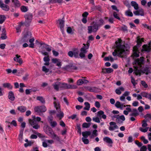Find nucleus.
Returning <instances> with one entry per match:
<instances>
[{"instance_id": "nucleus-53", "label": "nucleus", "mask_w": 151, "mask_h": 151, "mask_svg": "<svg viewBox=\"0 0 151 151\" xmlns=\"http://www.w3.org/2000/svg\"><path fill=\"white\" fill-rule=\"evenodd\" d=\"M59 112H60V113L58 114H57V116L60 119L63 117L64 114L62 112H61L60 111Z\"/></svg>"}, {"instance_id": "nucleus-48", "label": "nucleus", "mask_w": 151, "mask_h": 151, "mask_svg": "<svg viewBox=\"0 0 151 151\" xmlns=\"http://www.w3.org/2000/svg\"><path fill=\"white\" fill-rule=\"evenodd\" d=\"M93 120L95 122L99 123L100 122L99 118L98 117H94L93 118Z\"/></svg>"}, {"instance_id": "nucleus-17", "label": "nucleus", "mask_w": 151, "mask_h": 151, "mask_svg": "<svg viewBox=\"0 0 151 151\" xmlns=\"http://www.w3.org/2000/svg\"><path fill=\"white\" fill-rule=\"evenodd\" d=\"M104 112L101 110L99 111L97 113V116L100 118H102L104 119H106V115L104 114Z\"/></svg>"}, {"instance_id": "nucleus-15", "label": "nucleus", "mask_w": 151, "mask_h": 151, "mask_svg": "<svg viewBox=\"0 0 151 151\" xmlns=\"http://www.w3.org/2000/svg\"><path fill=\"white\" fill-rule=\"evenodd\" d=\"M101 73H110L112 72L113 71V70L111 68H104L102 69Z\"/></svg>"}, {"instance_id": "nucleus-8", "label": "nucleus", "mask_w": 151, "mask_h": 151, "mask_svg": "<svg viewBox=\"0 0 151 151\" xmlns=\"http://www.w3.org/2000/svg\"><path fill=\"white\" fill-rule=\"evenodd\" d=\"M79 50L78 48H74L73 49V51H69L68 53V55L70 57H73L74 56L76 58H79Z\"/></svg>"}, {"instance_id": "nucleus-61", "label": "nucleus", "mask_w": 151, "mask_h": 151, "mask_svg": "<svg viewBox=\"0 0 151 151\" xmlns=\"http://www.w3.org/2000/svg\"><path fill=\"white\" fill-rule=\"evenodd\" d=\"M135 143L139 147H141L142 145V143L141 142H139L138 140L135 141Z\"/></svg>"}, {"instance_id": "nucleus-42", "label": "nucleus", "mask_w": 151, "mask_h": 151, "mask_svg": "<svg viewBox=\"0 0 151 151\" xmlns=\"http://www.w3.org/2000/svg\"><path fill=\"white\" fill-rule=\"evenodd\" d=\"M149 127H146L145 129H143L142 127H140L139 128V130L142 132H147Z\"/></svg>"}, {"instance_id": "nucleus-38", "label": "nucleus", "mask_w": 151, "mask_h": 151, "mask_svg": "<svg viewBox=\"0 0 151 151\" xmlns=\"http://www.w3.org/2000/svg\"><path fill=\"white\" fill-rule=\"evenodd\" d=\"M6 18L4 15H0V24H2L4 22Z\"/></svg>"}, {"instance_id": "nucleus-7", "label": "nucleus", "mask_w": 151, "mask_h": 151, "mask_svg": "<svg viewBox=\"0 0 151 151\" xmlns=\"http://www.w3.org/2000/svg\"><path fill=\"white\" fill-rule=\"evenodd\" d=\"M46 133L50 136L51 138L56 139L59 141L60 139L59 137L55 134L53 132L52 129L50 128H48L46 130Z\"/></svg>"}, {"instance_id": "nucleus-46", "label": "nucleus", "mask_w": 151, "mask_h": 151, "mask_svg": "<svg viewBox=\"0 0 151 151\" xmlns=\"http://www.w3.org/2000/svg\"><path fill=\"white\" fill-rule=\"evenodd\" d=\"M141 95L146 98H148V93L145 92H142L141 93Z\"/></svg>"}, {"instance_id": "nucleus-20", "label": "nucleus", "mask_w": 151, "mask_h": 151, "mask_svg": "<svg viewBox=\"0 0 151 151\" xmlns=\"http://www.w3.org/2000/svg\"><path fill=\"white\" fill-rule=\"evenodd\" d=\"M124 103L121 104L120 102L117 101L115 105L117 108L122 109L123 107H126V106L124 105Z\"/></svg>"}, {"instance_id": "nucleus-32", "label": "nucleus", "mask_w": 151, "mask_h": 151, "mask_svg": "<svg viewBox=\"0 0 151 151\" xmlns=\"http://www.w3.org/2000/svg\"><path fill=\"white\" fill-rule=\"evenodd\" d=\"M103 140L104 141L109 144H112L113 143L112 140L108 137H104L103 138Z\"/></svg>"}, {"instance_id": "nucleus-31", "label": "nucleus", "mask_w": 151, "mask_h": 151, "mask_svg": "<svg viewBox=\"0 0 151 151\" xmlns=\"http://www.w3.org/2000/svg\"><path fill=\"white\" fill-rule=\"evenodd\" d=\"M131 5L133 6L134 9L136 10L138 9L139 8L138 5L137 3L134 1H132L131 3Z\"/></svg>"}, {"instance_id": "nucleus-51", "label": "nucleus", "mask_w": 151, "mask_h": 151, "mask_svg": "<svg viewBox=\"0 0 151 151\" xmlns=\"http://www.w3.org/2000/svg\"><path fill=\"white\" fill-rule=\"evenodd\" d=\"M51 126L53 127H55L57 124V123L55 121H52L50 122Z\"/></svg>"}, {"instance_id": "nucleus-57", "label": "nucleus", "mask_w": 151, "mask_h": 151, "mask_svg": "<svg viewBox=\"0 0 151 151\" xmlns=\"http://www.w3.org/2000/svg\"><path fill=\"white\" fill-rule=\"evenodd\" d=\"M32 143H33V142H29L27 143L24 144V145L25 147H28V146H31Z\"/></svg>"}, {"instance_id": "nucleus-45", "label": "nucleus", "mask_w": 151, "mask_h": 151, "mask_svg": "<svg viewBox=\"0 0 151 151\" xmlns=\"http://www.w3.org/2000/svg\"><path fill=\"white\" fill-rule=\"evenodd\" d=\"M68 67L69 68H70V69H74L76 70L77 69V68L76 66L73 65L72 64H70L69 65Z\"/></svg>"}, {"instance_id": "nucleus-49", "label": "nucleus", "mask_w": 151, "mask_h": 151, "mask_svg": "<svg viewBox=\"0 0 151 151\" xmlns=\"http://www.w3.org/2000/svg\"><path fill=\"white\" fill-rule=\"evenodd\" d=\"M82 140L83 143L85 144H87L89 143L88 139L86 138H84L83 137L82 138Z\"/></svg>"}, {"instance_id": "nucleus-33", "label": "nucleus", "mask_w": 151, "mask_h": 151, "mask_svg": "<svg viewBox=\"0 0 151 151\" xmlns=\"http://www.w3.org/2000/svg\"><path fill=\"white\" fill-rule=\"evenodd\" d=\"M91 133L90 131L83 132L82 133V135L85 138H87L88 136L90 135Z\"/></svg>"}, {"instance_id": "nucleus-5", "label": "nucleus", "mask_w": 151, "mask_h": 151, "mask_svg": "<svg viewBox=\"0 0 151 151\" xmlns=\"http://www.w3.org/2000/svg\"><path fill=\"white\" fill-rule=\"evenodd\" d=\"M24 17L25 18V25L26 27H28L32 22L33 15L31 13H28L24 15Z\"/></svg>"}, {"instance_id": "nucleus-25", "label": "nucleus", "mask_w": 151, "mask_h": 151, "mask_svg": "<svg viewBox=\"0 0 151 151\" xmlns=\"http://www.w3.org/2000/svg\"><path fill=\"white\" fill-rule=\"evenodd\" d=\"M124 91V88L122 87H119L118 88H117L115 90V92L117 94L120 95L122 93L121 91Z\"/></svg>"}, {"instance_id": "nucleus-14", "label": "nucleus", "mask_w": 151, "mask_h": 151, "mask_svg": "<svg viewBox=\"0 0 151 151\" xmlns=\"http://www.w3.org/2000/svg\"><path fill=\"white\" fill-rule=\"evenodd\" d=\"M133 51L134 52L133 55L136 57H138L139 56V53L138 48L137 46H135L133 47Z\"/></svg>"}, {"instance_id": "nucleus-44", "label": "nucleus", "mask_w": 151, "mask_h": 151, "mask_svg": "<svg viewBox=\"0 0 151 151\" xmlns=\"http://www.w3.org/2000/svg\"><path fill=\"white\" fill-rule=\"evenodd\" d=\"M84 83V81L82 79H79L77 81V84L78 85H81Z\"/></svg>"}, {"instance_id": "nucleus-58", "label": "nucleus", "mask_w": 151, "mask_h": 151, "mask_svg": "<svg viewBox=\"0 0 151 151\" xmlns=\"http://www.w3.org/2000/svg\"><path fill=\"white\" fill-rule=\"evenodd\" d=\"M147 149L146 146H143L141 147L140 149V151H146Z\"/></svg>"}, {"instance_id": "nucleus-26", "label": "nucleus", "mask_w": 151, "mask_h": 151, "mask_svg": "<svg viewBox=\"0 0 151 151\" xmlns=\"http://www.w3.org/2000/svg\"><path fill=\"white\" fill-rule=\"evenodd\" d=\"M17 109L20 112L23 113L26 111L27 109L26 107L24 106H20L18 107Z\"/></svg>"}, {"instance_id": "nucleus-55", "label": "nucleus", "mask_w": 151, "mask_h": 151, "mask_svg": "<svg viewBox=\"0 0 151 151\" xmlns=\"http://www.w3.org/2000/svg\"><path fill=\"white\" fill-rule=\"evenodd\" d=\"M121 30L123 31H127V27L126 26L124 25L123 26L121 27Z\"/></svg>"}, {"instance_id": "nucleus-47", "label": "nucleus", "mask_w": 151, "mask_h": 151, "mask_svg": "<svg viewBox=\"0 0 151 151\" xmlns=\"http://www.w3.org/2000/svg\"><path fill=\"white\" fill-rule=\"evenodd\" d=\"M113 15L114 18H115L120 20V18L118 16V15L117 13L115 12H113Z\"/></svg>"}, {"instance_id": "nucleus-2", "label": "nucleus", "mask_w": 151, "mask_h": 151, "mask_svg": "<svg viewBox=\"0 0 151 151\" xmlns=\"http://www.w3.org/2000/svg\"><path fill=\"white\" fill-rule=\"evenodd\" d=\"M32 33L29 31L27 30L24 31L23 33V36L20 40V43L27 42L29 40L30 43L29 47L32 48H34L35 44L34 42L35 39L34 38H32Z\"/></svg>"}, {"instance_id": "nucleus-21", "label": "nucleus", "mask_w": 151, "mask_h": 151, "mask_svg": "<svg viewBox=\"0 0 151 151\" xmlns=\"http://www.w3.org/2000/svg\"><path fill=\"white\" fill-rule=\"evenodd\" d=\"M139 37H137V44L136 46L138 48L142 44V42H144V38H140Z\"/></svg>"}, {"instance_id": "nucleus-50", "label": "nucleus", "mask_w": 151, "mask_h": 151, "mask_svg": "<svg viewBox=\"0 0 151 151\" xmlns=\"http://www.w3.org/2000/svg\"><path fill=\"white\" fill-rule=\"evenodd\" d=\"M139 115V113L134 112H133L132 113H131L129 114V115L130 116H133L135 117H136L137 116H138Z\"/></svg>"}, {"instance_id": "nucleus-30", "label": "nucleus", "mask_w": 151, "mask_h": 151, "mask_svg": "<svg viewBox=\"0 0 151 151\" xmlns=\"http://www.w3.org/2000/svg\"><path fill=\"white\" fill-rule=\"evenodd\" d=\"M3 86L5 88H7L8 89H11L13 88L11 84L9 83H5L3 84Z\"/></svg>"}, {"instance_id": "nucleus-27", "label": "nucleus", "mask_w": 151, "mask_h": 151, "mask_svg": "<svg viewBox=\"0 0 151 151\" xmlns=\"http://www.w3.org/2000/svg\"><path fill=\"white\" fill-rule=\"evenodd\" d=\"M12 2L15 7H19L21 6V4L18 0H12Z\"/></svg>"}, {"instance_id": "nucleus-4", "label": "nucleus", "mask_w": 151, "mask_h": 151, "mask_svg": "<svg viewBox=\"0 0 151 151\" xmlns=\"http://www.w3.org/2000/svg\"><path fill=\"white\" fill-rule=\"evenodd\" d=\"M134 70L136 72L135 74L136 75H139L140 76L141 75V72L143 73H145L146 75H148L151 73V71L149 70L148 66H145L143 68V70H139L138 69V67L137 66H134Z\"/></svg>"}, {"instance_id": "nucleus-12", "label": "nucleus", "mask_w": 151, "mask_h": 151, "mask_svg": "<svg viewBox=\"0 0 151 151\" xmlns=\"http://www.w3.org/2000/svg\"><path fill=\"white\" fill-rule=\"evenodd\" d=\"M109 124L110 126L109 127V129L110 131H113L115 129L118 128L115 122H111L109 123Z\"/></svg>"}, {"instance_id": "nucleus-11", "label": "nucleus", "mask_w": 151, "mask_h": 151, "mask_svg": "<svg viewBox=\"0 0 151 151\" xmlns=\"http://www.w3.org/2000/svg\"><path fill=\"white\" fill-rule=\"evenodd\" d=\"M144 58L141 57L140 58H137L135 60L133 63V64L138 65L142 67V65L144 64Z\"/></svg>"}, {"instance_id": "nucleus-22", "label": "nucleus", "mask_w": 151, "mask_h": 151, "mask_svg": "<svg viewBox=\"0 0 151 151\" xmlns=\"http://www.w3.org/2000/svg\"><path fill=\"white\" fill-rule=\"evenodd\" d=\"M2 34H1V38L2 40H4L6 39L7 37L6 36V32L5 28H3L2 31Z\"/></svg>"}, {"instance_id": "nucleus-35", "label": "nucleus", "mask_w": 151, "mask_h": 151, "mask_svg": "<svg viewBox=\"0 0 151 151\" xmlns=\"http://www.w3.org/2000/svg\"><path fill=\"white\" fill-rule=\"evenodd\" d=\"M37 100L40 101L41 103L44 104L45 103V100L44 98L42 96H38L36 98Z\"/></svg>"}, {"instance_id": "nucleus-28", "label": "nucleus", "mask_w": 151, "mask_h": 151, "mask_svg": "<svg viewBox=\"0 0 151 151\" xmlns=\"http://www.w3.org/2000/svg\"><path fill=\"white\" fill-rule=\"evenodd\" d=\"M0 7L3 10L6 11H8L9 10V6L4 4H2L1 5Z\"/></svg>"}, {"instance_id": "nucleus-24", "label": "nucleus", "mask_w": 151, "mask_h": 151, "mask_svg": "<svg viewBox=\"0 0 151 151\" xmlns=\"http://www.w3.org/2000/svg\"><path fill=\"white\" fill-rule=\"evenodd\" d=\"M8 98L12 101H13L15 99L14 95L12 91L9 92V95L8 96Z\"/></svg>"}, {"instance_id": "nucleus-1", "label": "nucleus", "mask_w": 151, "mask_h": 151, "mask_svg": "<svg viewBox=\"0 0 151 151\" xmlns=\"http://www.w3.org/2000/svg\"><path fill=\"white\" fill-rule=\"evenodd\" d=\"M115 44L116 45V49L114 50V52L112 53L113 55L115 56L117 55L119 57L121 58H125L127 55V52H129V50L127 49V47L124 45H121L120 44L117 45V41L115 42Z\"/></svg>"}, {"instance_id": "nucleus-9", "label": "nucleus", "mask_w": 151, "mask_h": 151, "mask_svg": "<svg viewBox=\"0 0 151 151\" xmlns=\"http://www.w3.org/2000/svg\"><path fill=\"white\" fill-rule=\"evenodd\" d=\"M34 110L35 112L38 113H43L46 111L47 108L44 105L38 106L35 107Z\"/></svg>"}, {"instance_id": "nucleus-39", "label": "nucleus", "mask_w": 151, "mask_h": 151, "mask_svg": "<svg viewBox=\"0 0 151 151\" xmlns=\"http://www.w3.org/2000/svg\"><path fill=\"white\" fill-rule=\"evenodd\" d=\"M48 45L46 44H45V46L43 47L44 48L46 49V51L48 52H50L51 51V47H50Z\"/></svg>"}, {"instance_id": "nucleus-64", "label": "nucleus", "mask_w": 151, "mask_h": 151, "mask_svg": "<svg viewBox=\"0 0 151 151\" xmlns=\"http://www.w3.org/2000/svg\"><path fill=\"white\" fill-rule=\"evenodd\" d=\"M124 4L127 6L128 7H130V5L129 4V2L127 1H125L124 2Z\"/></svg>"}, {"instance_id": "nucleus-54", "label": "nucleus", "mask_w": 151, "mask_h": 151, "mask_svg": "<svg viewBox=\"0 0 151 151\" xmlns=\"http://www.w3.org/2000/svg\"><path fill=\"white\" fill-rule=\"evenodd\" d=\"M141 84L145 88H146L148 87V86L147 84L144 81H141Z\"/></svg>"}, {"instance_id": "nucleus-3", "label": "nucleus", "mask_w": 151, "mask_h": 151, "mask_svg": "<svg viewBox=\"0 0 151 151\" xmlns=\"http://www.w3.org/2000/svg\"><path fill=\"white\" fill-rule=\"evenodd\" d=\"M99 24L95 23L92 26L88 27V34H91L92 32H96L99 29V27L104 24V21L102 19H99Z\"/></svg>"}, {"instance_id": "nucleus-23", "label": "nucleus", "mask_w": 151, "mask_h": 151, "mask_svg": "<svg viewBox=\"0 0 151 151\" xmlns=\"http://www.w3.org/2000/svg\"><path fill=\"white\" fill-rule=\"evenodd\" d=\"M54 89L56 91H59L60 88V82H56L52 85Z\"/></svg>"}, {"instance_id": "nucleus-56", "label": "nucleus", "mask_w": 151, "mask_h": 151, "mask_svg": "<svg viewBox=\"0 0 151 151\" xmlns=\"http://www.w3.org/2000/svg\"><path fill=\"white\" fill-rule=\"evenodd\" d=\"M43 60L45 62L49 61L50 59L49 58V56L44 57L43 58Z\"/></svg>"}, {"instance_id": "nucleus-29", "label": "nucleus", "mask_w": 151, "mask_h": 151, "mask_svg": "<svg viewBox=\"0 0 151 151\" xmlns=\"http://www.w3.org/2000/svg\"><path fill=\"white\" fill-rule=\"evenodd\" d=\"M58 21L59 22V25L61 30L63 32V27H64V21L62 19H59Z\"/></svg>"}, {"instance_id": "nucleus-60", "label": "nucleus", "mask_w": 151, "mask_h": 151, "mask_svg": "<svg viewBox=\"0 0 151 151\" xmlns=\"http://www.w3.org/2000/svg\"><path fill=\"white\" fill-rule=\"evenodd\" d=\"M142 126L143 127H146L147 126V124L146 122V121L145 120H143L142 121Z\"/></svg>"}, {"instance_id": "nucleus-41", "label": "nucleus", "mask_w": 151, "mask_h": 151, "mask_svg": "<svg viewBox=\"0 0 151 151\" xmlns=\"http://www.w3.org/2000/svg\"><path fill=\"white\" fill-rule=\"evenodd\" d=\"M90 123H84L82 124V127L83 128H88L90 127Z\"/></svg>"}, {"instance_id": "nucleus-13", "label": "nucleus", "mask_w": 151, "mask_h": 151, "mask_svg": "<svg viewBox=\"0 0 151 151\" xmlns=\"http://www.w3.org/2000/svg\"><path fill=\"white\" fill-rule=\"evenodd\" d=\"M83 45L84 46L81 48L80 50V51L87 52V50L89 48L90 46V44L89 42H88V40L87 41L86 44L83 43Z\"/></svg>"}, {"instance_id": "nucleus-16", "label": "nucleus", "mask_w": 151, "mask_h": 151, "mask_svg": "<svg viewBox=\"0 0 151 151\" xmlns=\"http://www.w3.org/2000/svg\"><path fill=\"white\" fill-rule=\"evenodd\" d=\"M71 85L67 83L60 82V88L64 89L71 88Z\"/></svg>"}, {"instance_id": "nucleus-34", "label": "nucleus", "mask_w": 151, "mask_h": 151, "mask_svg": "<svg viewBox=\"0 0 151 151\" xmlns=\"http://www.w3.org/2000/svg\"><path fill=\"white\" fill-rule=\"evenodd\" d=\"M84 104L85 107H84L83 109L85 110H89L90 107V104L88 102H86L84 103Z\"/></svg>"}, {"instance_id": "nucleus-59", "label": "nucleus", "mask_w": 151, "mask_h": 151, "mask_svg": "<svg viewBox=\"0 0 151 151\" xmlns=\"http://www.w3.org/2000/svg\"><path fill=\"white\" fill-rule=\"evenodd\" d=\"M67 32L69 34H71L72 32V29L70 27H68L67 29Z\"/></svg>"}, {"instance_id": "nucleus-36", "label": "nucleus", "mask_w": 151, "mask_h": 151, "mask_svg": "<svg viewBox=\"0 0 151 151\" xmlns=\"http://www.w3.org/2000/svg\"><path fill=\"white\" fill-rule=\"evenodd\" d=\"M87 52L85 51H81V52L79 54V56L81 58H83L85 57V54H86Z\"/></svg>"}, {"instance_id": "nucleus-6", "label": "nucleus", "mask_w": 151, "mask_h": 151, "mask_svg": "<svg viewBox=\"0 0 151 151\" xmlns=\"http://www.w3.org/2000/svg\"><path fill=\"white\" fill-rule=\"evenodd\" d=\"M32 119H29V124L35 129H38L40 127V126L38 124V123L36 121V116H32Z\"/></svg>"}, {"instance_id": "nucleus-37", "label": "nucleus", "mask_w": 151, "mask_h": 151, "mask_svg": "<svg viewBox=\"0 0 151 151\" xmlns=\"http://www.w3.org/2000/svg\"><path fill=\"white\" fill-rule=\"evenodd\" d=\"M54 104L56 109L58 112H59L61 110L60 105L59 104H57L55 101L54 102Z\"/></svg>"}, {"instance_id": "nucleus-18", "label": "nucleus", "mask_w": 151, "mask_h": 151, "mask_svg": "<svg viewBox=\"0 0 151 151\" xmlns=\"http://www.w3.org/2000/svg\"><path fill=\"white\" fill-rule=\"evenodd\" d=\"M52 62L55 64H56V65L60 68L61 65V62L60 60L57 58H53L52 59Z\"/></svg>"}, {"instance_id": "nucleus-19", "label": "nucleus", "mask_w": 151, "mask_h": 151, "mask_svg": "<svg viewBox=\"0 0 151 151\" xmlns=\"http://www.w3.org/2000/svg\"><path fill=\"white\" fill-rule=\"evenodd\" d=\"M15 56L16 57L14 58V60L19 63L20 65L22 64V63L23 61L21 58H20L21 56L20 55H19L18 54L16 55Z\"/></svg>"}, {"instance_id": "nucleus-63", "label": "nucleus", "mask_w": 151, "mask_h": 151, "mask_svg": "<svg viewBox=\"0 0 151 151\" xmlns=\"http://www.w3.org/2000/svg\"><path fill=\"white\" fill-rule=\"evenodd\" d=\"M88 15V13L87 12H84L82 14V16L83 17L87 18V16Z\"/></svg>"}, {"instance_id": "nucleus-52", "label": "nucleus", "mask_w": 151, "mask_h": 151, "mask_svg": "<svg viewBox=\"0 0 151 151\" xmlns=\"http://www.w3.org/2000/svg\"><path fill=\"white\" fill-rule=\"evenodd\" d=\"M42 70L45 73H47L49 72V69L47 68L45 66H43L42 67Z\"/></svg>"}, {"instance_id": "nucleus-62", "label": "nucleus", "mask_w": 151, "mask_h": 151, "mask_svg": "<svg viewBox=\"0 0 151 151\" xmlns=\"http://www.w3.org/2000/svg\"><path fill=\"white\" fill-rule=\"evenodd\" d=\"M139 15H140L141 16H143L144 15V12L143 10L142 9H141L138 10Z\"/></svg>"}, {"instance_id": "nucleus-10", "label": "nucleus", "mask_w": 151, "mask_h": 151, "mask_svg": "<svg viewBox=\"0 0 151 151\" xmlns=\"http://www.w3.org/2000/svg\"><path fill=\"white\" fill-rule=\"evenodd\" d=\"M142 49L141 50V51L147 52H150L151 51V40L148 43V45H144L142 46Z\"/></svg>"}, {"instance_id": "nucleus-40", "label": "nucleus", "mask_w": 151, "mask_h": 151, "mask_svg": "<svg viewBox=\"0 0 151 151\" xmlns=\"http://www.w3.org/2000/svg\"><path fill=\"white\" fill-rule=\"evenodd\" d=\"M20 9L22 12H27L28 10L27 8L24 6H22L21 7Z\"/></svg>"}, {"instance_id": "nucleus-43", "label": "nucleus", "mask_w": 151, "mask_h": 151, "mask_svg": "<svg viewBox=\"0 0 151 151\" xmlns=\"http://www.w3.org/2000/svg\"><path fill=\"white\" fill-rule=\"evenodd\" d=\"M125 14L127 16L130 17H132L133 16L132 13L131 12L130 10L126 11L125 12Z\"/></svg>"}]
</instances>
